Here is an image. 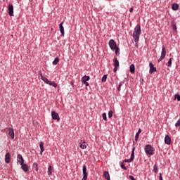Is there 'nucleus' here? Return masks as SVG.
<instances>
[{
	"instance_id": "473e14b6",
	"label": "nucleus",
	"mask_w": 180,
	"mask_h": 180,
	"mask_svg": "<svg viewBox=\"0 0 180 180\" xmlns=\"http://www.w3.org/2000/svg\"><path fill=\"white\" fill-rule=\"evenodd\" d=\"M42 80L45 84H47V85H49L50 82V80H49V79H47L46 77H42Z\"/></svg>"
},
{
	"instance_id": "2eb2a0df",
	"label": "nucleus",
	"mask_w": 180,
	"mask_h": 180,
	"mask_svg": "<svg viewBox=\"0 0 180 180\" xmlns=\"http://www.w3.org/2000/svg\"><path fill=\"white\" fill-rule=\"evenodd\" d=\"M39 148H40V154L41 155H43V153L44 152V143L43 141H41L39 143Z\"/></svg>"
},
{
	"instance_id": "a18cd8bd",
	"label": "nucleus",
	"mask_w": 180,
	"mask_h": 180,
	"mask_svg": "<svg viewBox=\"0 0 180 180\" xmlns=\"http://www.w3.org/2000/svg\"><path fill=\"white\" fill-rule=\"evenodd\" d=\"M159 179L160 180H163L162 179V174H161V173L159 174Z\"/></svg>"
},
{
	"instance_id": "ea45409f",
	"label": "nucleus",
	"mask_w": 180,
	"mask_h": 180,
	"mask_svg": "<svg viewBox=\"0 0 180 180\" xmlns=\"http://www.w3.org/2000/svg\"><path fill=\"white\" fill-rule=\"evenodd\" d=\"M132 161L131 159H124L122 162H132Z\"/></svg>"
},
{
	"instance_id": "dca6fc26",
	"label": "nucleus",
	"mask_w": 180,
	"mask_h": 180,
	"mask_svg": "<svg viewBox=\"0 0 180 180\" xmlns=\"http://www.w3.org/2000/svg\"><path fill=\"white\" fill-rule=\"evenodd\" d=\"M172 11H178L179 9V4L176 3L172 4Z\"/></svg>"
},
{
	"instance_id": "72a5a7b5",
	"label": "nucleus",
	"mask_w": 180,
	"mask_h": 180,
	"mask_svg": "<svg viewBox=\"0 0 180 180\" xmlns=\"http://www.w3.org/2000/svg\"><path fill=\"white\" fill-rule=\"evenodd\" d=\"M112 117H113V110H110L108 112V117H109V119H111Z\"/></svg>"
},
{
	"instance_id": "c9c22d12",
	"label": "nucleus",
	"mask_w": 180,
	"mask_h": 180,
	"mask_svg": "<svg viewBox=\"0 0 180 180\" xmlns=\"http://www.w3.org/2000/svg\"><path fill=\"white\" fill-rule=\"evenodd\" d=\"M177 99L178 102H180V95L179 94H175L174 95V101Z\"/></svg>"
},
{
	"instance_id": "e433bc0d",
	"label": "nucleus",
	"mask_w": 180,
	"mask_h": 180,
	"mask_svg": "<svg viewBox=\"0 0 180 180\" xmlns=\"http://www.w3.org/2000/svg\"><path fill=\"white\" fill-rule=\"evenodd\" d=\"M140 137V134H136L135 135V141L137 143L139 141V138Z\"/></svg>"
},
{
	"instance_id": "c03bdc74",
	"label": "nucleus",
	"mask_w": 180,
	"mask_h": 180,
	"mask_svg": "<svg viewBox=\"0 0 180 180\" xmlns=\"http://www.w3.org/2000/svg\"><path fill=\"white\" fill-rule=\"evenodd\" d=\"M118 68H117V67H114L113 72H117Z\"/></svg>"
},
{
	"instance_id": "5701e85b",
	"label": "nucleus",
	"mask_w": 180,
	"mask_h": 180,
	"mask_svg": "<svg viewBox=\"0 0 180 180\" xmlns=\"http://www.w3.org/2000/svg\"><path fill=\"white\" fill-rule=\"evenodd\" d=\"M136 150V147H133V148H132V150H131V158H130V159H131V160H132V161H134V150Z\"/></svg>"
},
{
	"instance_id": "37998d69",
	"label": "nucleus",
	"mask_w": 180,
	"mask_h": 180,
	"mask_svg": "<svg viewBox=\"0 0 180 180\" xmlns=\"http://www.w3.org/2000/svg\"><path fill=\"white\" fill-rule=\"evenodd\" d=\"M39 75H40L41 79H43V78H45V77H44V76L43 75V74H42L40 71L39 72Z\"/></svg>"
},
{
	"instance_id": "7ed1b4c3",
	"label": "nucleus",
	"mask_w": 180,
	"mask_h": 180,
	"mask_svg": "<svg viewBox=\"0 0 180 180\" xmlns=\"http://www.w3.org/2000/svg\"><path fill=\"white\" fill-rule=\"evenodd\" d=\"M83 178L82 180L88 179V172H86V165L84 164L82 166Z\"/></svg>"
},
{
	"instance_id": "aec40b11",
	"label": "nucleus",
	"mask_w": 180,
	"mask_h": 180,
	"mask_svg": "<svg viewBox=\"0 0 180 180\" xmlns=\"http://www.w3.org/2000/svg\"><path fill=\"white\" fill-rule=\"evenodd\" d=\"M113 65L114 67L119 68V60H117V58L115 57L113 59Z\"/></svg>"
},
{
	"instance_id": "3c124183",
	"label": "nucleus",
	"mask_w": 180,
	"mask_h": 180,
	"mask_svg": "<svg viewBox=\"0 0 180 180\" xmlns=\"http://www.w3.org/2000/svg\"><path fill=\"white\" fill-rule=\"evenodd\" d=\"M135 143H136V142H135L134 141H133V145H134V146Z\"/></svg>"
},
{
	"instance_id": "20e7f679",
	"label": "nucleus",
	"mask_w": 180,
	"mask_h": 180,
	"mask_svg": "<svg viewBox=\"0 0 180 180\" xmlns=\"http://www.w3.org/2000/svg\"><path fill=\"white\" fill-rule=\"evenodd\" d=\"M108 44L110 46V49L112 50H115L117 47V44H116V41H114V39H110L108 42Z\"/></svg>"
},
{
	"instance_id": "7c9ffc66",
	"label": "nucleus",
	"mask_w": 180,
	"mask_h": 180,
	"mask_svg": "<svg viewBox=\"0 0 180 180\" xmlns=\"http://www.w3.org/2000/svg\"><path fill=\"white\" fill-rule=\"evenodd\" d=\"M33 169H35L37 172L39 171V167H38L37 162L33 163Z\"/></svg>"
},
{
	"instance_id": "b1692460",
	"label": "nucleus",
	"mask_w": 180,
	"mask_h": 180,
	"mask_svg": "<svg viewBox=\"0 0 180 180\" xmlns=\"http://www.w3.org/2000/svg\"><path fill=\"white\" fill-rule=\"evenodd\" d=\"M129 71L131 72V74L134 73L136 71V68L134 67V65L131 64L129 67Z\"/></svg>"
},
{
	"instance_id": "c85d7f7f",
	"label": "nucleus",
	"mask_w": 180,
	"mask_h": 180,
	"mask_svg": "<svg viewBox=\"0 0 180 180\" xmlns=\"http://www.w3.org/2000/svg\"><path fill=\"white\" fill-rule=\"evenodd\" d=\"M114 50H115V55L117 56H120V47H116Z\"/></svg>"
},
{
	"instance_id": "1a4fd4ad",
	"label": "nucleus",
	"mask_w": 180,
	"mask_h": 180,
	"mask_svg": "<svg viewBox=\"0 0 180 180\" xmlns=\"http://www.w3.org/2000/svg\"><path fill=\"white\" fill-rule=\"evenodd\" d=\"M9 16H13V4H9L8 7Z\"/></svg>"
},
{
	"instance_id": "c756f323",
	"label": "nucleus",
	"mask_w": 180,
	"mask_h": 180,
	"mask_svg": "<svg viewBox=\"0 0 180 180\" xmlns=\"http://www.w3.org/2000/svg\"><path fill=\"white\" fill-rule=\"evenodd\" d=\"M172 60H174V58H170L167 62V66L169 68L172 67Z\"/></svg>"
},
{
	"instance_id": "603ef678",
	"label": "nucleus",
	"mask_w": 180,
	"mask_h": 180,
	"mask_svg": "<svg viewBox=\"0 0 180 180\" xmlns=\"http://www.w3.org/2000/svg\"><path fill=\"white\" fill-rule=\"evenodd\" d=\"M30 2H32V0H30Z\"/></svg>"
},
{
	"instance_id": "f3484780",
	"label": "nucleus",
	"mask_w": 180,
	"mask_h": 180,
	"mask_svg": "<svg viewBox=\"0 0 180 180\" xmlns=\"http://www.w3.org/2000/svg\"><path fill=\"white\" fill-rule=\"evenodd\" d=\"M165 56H167V51L165 50V46H162V52H161V56L165 58Z\"/></svg>"
},
{
	"instance_id": "a878e982",
	"label": "nucleus",
	"mask_w": 180,
	"mask_h": 180,
	"mask_svg": "<svg viewBox=\"0 0 180 180\" xmlns=\"http://www.w3.org/2000/svg\"><path fill=\"white\" fill-rule=\"evenodd\" d=\"M60 61V58L58 57L55 58L54 60L52 62L53 65H57Z\"/></svg>"
},
{
	"instance_id": "6e6552de",
	"label": "nucleus",
	"mask_w": 180,
	"mask_h": 180,
	"mask_svg": "<svg viewBox=\"0 0 180 180\" xmlns=\"http://www.w3.org/2000/svg\"><path fill=\"white\" fill-rule=\"evenodd\" d=\"M17 162L18 164H23V162H25V159H23V156H22V155L18 154L17 155Z\"/></svg>"
},
{
	"instance_id": "79ce46f5",
	"label": "nucleus",
	"mask_w": 180,
	"mask_h": 180,
	"mask_svg": "<svg viewBox=\"0 0 180 180\" xmlns=\"http://www.w3.org/2000/svg\"><path fill=\"white\" fill-rule=\"evenodd\" d=\"M164 58H164V56H160V58L158 60V63H161V61H162V60H164Z\"/></svg>"
},
{
	"instance_id": "9d476101",
	"label": "nucleus",
	"mask_w": 180,
	"mask_h": 180,
	"mask_svg": "<svg viewBox=\"0 0 180 180\" xmlns=\"http://www.w3.org/2000/svg\"><path fill=\"white\" fill-rule=\"evenodd\" d=\"M8 135L10 136L11 140L15 139V131L13 130V128L8 129Z\"/></svg>"
},
{
	"instance_id": "6ab92c4d",
	"label": "nucleus",
	"mask_w": 180,
	"mask_h": 180,
	"mask_svg": "<svg viewBox=\"0 0 180 180\" xmlns=\"http://www.w3.org/2000/svg\"><path fill=\"white\" fill-rule=\"evenodd\" d=\"M103 176H105L106 180H110V175L109 174V172L105 171L103 172Z\"/></svg>"
},
{
	"instance_id": "9b49d317",
	"label": "nucleus",
	"mask_w": 180,
	"mask_h": 180,
	"mask_svg": "<svg viewBox=\"0 0 180 180\" xmlns=\"http://www.w3.org/2000/svg\"><path fill=\"white\" fill-rule=\"evenodd\" d=\"M63 25H64V21L61 22L59 24V29H60V32L61 33V36H63V37H64L65 32H64V26H63Z\"/></svg>"
},
{
	"instance_id": "a19ab883",
	"label": "nucleus",
	"mask_w": 180,
	"mask_h": 180,
	"mask_svg": "<svg viewBox=\"0 0 180 180\" xmlns=\"http://www.w3.org/2000/svg\"><path fill=\"white\" fill-rule=\"evenodd\" d=\"M82 83H83L86 86H89V83H88V82L86 81H81Z\"/></svg>"
},
{
	"instance_id": "f8f14e48",
	"label": "nucleus",
	"mask_w": 180,
	"mask_h": 180,
	"mask_svg": "<svg viewBox=\"0 0 180 180\" xmlns=\"http://www.w3.org/2000/svg\"><path fill=\"white\" fill-rule=\"evenodd\" d=\"M5 162L6 164L11 162V153L9 152L6 153L5 155Z\"/></svg>"
},
{
	"instance_id": "09e8293b",
	"label": "nucleus",
	"mask_w": 180,
	"mask_h": 180,
	"mask_svg": "<svg viewBox=\"0 0 180 180\" xmlns=\"http://www.w3.org/2000/svg\"><path fill=\"white\" fill-rule=\"evenodd\" d=\"M129 12L131 13H133V8H129Z\"/></svg>"
},
{
	"instance_id": "423d86ee",
	"label": "nucleus",
	"mask_w": 180,
	"mask_h": 180,
	"mask_svg": "<svg viewBox=\"0 0 180 180\" xmlns=\"http://www.w3.org/2000/svg\"><path fill=\"white\" fill-rule=\"evenodd\" d=\"M149 74H153V72H157V68L154 67V64H153V63L150 62L149 63Z\"/></svg>"
},
{
	"instance_id": "4be33fe9",
	"label": "nucleus",
	"mask_w": 180,
	"mask_h": 180,
	"mask_svg": "<svg viewBox=\"0 0 180 180\" xmlns=\"http://www.w3.org/2000/svg\"><path fill=\"white\" fill-rule=\"evenodd\" d=\"M153 172L155 174H158V165L155 163L153 166Z\"/></svg>"
},
{
	"instance_id": "4c0bfd02",
	"label": "nucleus",
	"mask_w": 180,
	"mask_h": 180,
	"mask_svg": "<svg viewBox=\"0 0 180 180\" xmlns=\"http://www.w3.org/2000/svg\"><path fill=\"white\" fill-rule=\"evenodd\" d=\"M121 168L122 169H124V171H127V167H126V166H124V162L121 163Z\"/></svg>"
},
{
	"instance_id": "4468645a",
	"label": "nucleus",
	"mask_w": 180,
	"mask_h": 180,
	"mask_svg": "<svg viewBox=\"0 0 180 180\" xmlns=\"http://www.w3.org/2000/svg\"><path fill=\"white\" fill-rule=\"evenodd\" d=\"M165 143L167 146H169L171 144V137H169V136L165 135Z\"/></svg>"
},
{
	"instance_id": "8fccbe9b",
	"label": "nucleus",
	"mask_w": 180,
	"mask_h": 180,
	"mask_svg": "<svg viewBox=\"0 0 180 180\" xmlns=\"http://www.w3.org/2000/svg\"><path fill=\"white\" fill-rule=\"evenodd\" d=\"M144 79H142L141 82V85H143V82Z\"/></svg>"
},
{
	"instance_id": "f03ea898",
	"label": "nucleus",
	"mask_w": 180,
	"mask_h": 180,
	"mask_svg": "<svg viewBox=\"0 0 180 180\" xmlns=\"http://www.w3.org/2000/svg\"><path fill=\"white\" fill-rule=\"evenodd\" d=\"M145 153L147 155H153L154 154V148L150 144L145 146Z\"/></svg>"
},
{
	"instance_id": "f704fd0d",
	"label": "nucleus",
	"mask_w": 180,
	"mask_h": 180,
	"mask_svg": "<svg viewBox=\"0 0 180 180\" xmlns=\"http://www.w3.org/2000/svg\"><path fill=\"white\" fill-rule=\"evenodd\" d=\"M102 117H103V120H105V122H108V117H106V112H103L102 114Z\"/></svg>"
},
{
	"instance_id": "39448f33",
	"label": "nucleus",
	"mask_w": 180,
	"mask_h": 180,
	"mask_svg": "<svg viewBox=\"0 0 180 180\" xmlns=\"http://www.w3.org/2000/svg\"><path fill=\"white\" fill-rule=\"evenodd\" d=\"M51 117L53 120H57V122H60V115L58 113L56 112V111L51 112Z\"/></svg>"
},
{
	"instance_id": "58836bf2",
	"label": "nucleus",
	"mask_w": 180,
	"mask_h": 180,
	"mask_svg": "<svg viewBox=\"0 0 180 180\" xmlns=\"http://www.w3.org/2000/svg\"><path fill=\"white\" fill-rule=\"evenodd\" d=\"M175 127H180V119L175 123Z\"/></svg>"
},
{
	"instance_id": "393cba45",
	"label": "nucleus",
	"mask_w": 180,
	"mask_h": 180,
	"mask_svg": "<svg viewBox=\"0 0 180 180\" xmlns=\"http://www.w3.org/2000/svg\"><path fill=\"white\" fill-rule=\"evenodd\" d=\"M89 79H91V77L89 76H87V75H84L82 77V79L81 81H86V82H88L89 81Z\"/></svg>"
},
{
	"instance_id": "cd10ccee",
	"label": "nucleus",
	"mask_w": 180,
	"mask_h": 180,
	"mask_svg": "<svg viewBox=\"0 0 180 180\" xmlns=\"http://www.w3.org/2000/svg\"><path fill=\"white\" fill-rule=\"evenodd\" d=\"M172 27L174 32H176L178 28L176 27V23L175 22H172Z\"/></svg>"
},
{
	"instance_id": "ddd939ff",
	"label": "nucleus",
	"mask_w": 180,
	"mask_h": 180,
	"mask_svg": "<svg viewBox=\"0 0 180 180\" xmlns=\"http://www.w3.org/2000/svg\"><path fill=\"white\" fill-rule=\"evenodd\" d=\"M20 165H21V169L24 172L29 171V167L25 162L20 164Z\"/></svg>"
},
{
	"instance_id": "de8ad7c7",
	"label": "nucleus",
	"mask_w": 180,
	"mask_h": 180,
	"mask_svg": "<svg viewBox=\"0 0 180 180\" xmlns=\"http://www.w3.org/2000/svg\"><path fill=\"white\" fill-rule=\"evenodd\" d=\"M70 85H72V88H74V82L72 81L70 82Z\"/></svg>"
},
{
	"instance_id": "412c9836",
	"label": "nucleus",
	"mask_w": 180,
	"mask_h": 180,
	"mask_svg": "<svg viewBox=\"0 0 180 180\" xmlns=\"http://www.w3.org/2000/svg\"><path fill=\"white\" fill-rule=\"evenodd\" d=\"M48 85H50V86H53V88H57L58 86L57 83H56V82L54 81H49Z\"/></svg>"
},
{
	"instance_id": "0eeeda50",
	"label": "nucleus",
	"mask_w": 180,
	"mask_h": 180,
	"mask_svg": "<svg viewBox=\"0 0 180 180\" xmlns=\"http://www.w3.org/2000/svg\"><path fill=\"white\" fill-rule=\"evenodd\" d=\"M79 145L80 148L82 150H85V148H86V141H85V140H80L79 141Z\"/></svg>"
},
{
	"instance_id": "bb28decb",
	"label": "nucleus",
	"mask_w": 180,
	"mask_h": 180,
	"mask_svg": "<svg viewBox=\"0 0 180 180\" xmlns=\"http://www.w3.org/2000/svg\"><path fill=\"white\" fill-rule=\"evenodd\" d=\"M125 81L123 80L121 82H120L118 88H117V91L118 92H120V91H122V86L123 85V84H124Z\"/></svg>"
},
{
	"instance_id": "f257e3e1",
	"label": "nucleus",
	"mask_w": 180,
	"mask_h": 180,
	"mask_svg": "<svg viewBox=\"0 0 180 180\" xmlns=\"http://www.w3.org/2000/svg\"><path fill=\"white\" fill-rule=\"evenodd\" d=\"M140 34H141V27L140 24H138L133 32V38L136 44L139 43V40H140Z\"/></svg>"
},
{
	"instance_id": "a211bd4d",
	"label": "nucleus",
	"mask_w": 180,
	"mask_h": 180,
	"mask_svg": "<svg viewBox=\"0 0 180 180\" xmlns=\"http://www.w3.org/2000/svg\"><path fill=\"white\" fill-rule=\"evenodd\" d=\"M54 172V168L49 165L48 167V175H52L53 172Z\"/></svg>"
},
{
	"instance_id": "2f4dec72",
	"label": "nucleus",
	"mask_w": 180,
	"mask_h": 180,
	"mask_svg": "<svg viewBox=\"0 0 180 180\" xmlns=\"http://www.w3.org/2000/svg\"><path fill=\"white\" fill-rule=\"evenodd\" d=\"M106 79H108V75H104L101 79V82H106Z\"/></svg>"
},
{
	"instance_id": "49530a36",
	"label": "nucleus",
	"mask_w": 180,
	"mask_h": 180,
	"mask_svg": "<svg viewBox=\"0 0 180 180\" xmlns=\"http://www.w3.org/2000/svg\"><path fill=\"white\" fill-rule=\"evenodd\" d=\"M138 134H140L141 133V129H139L138 131L136 132Z\"/></svg>"
}]
</instances>
